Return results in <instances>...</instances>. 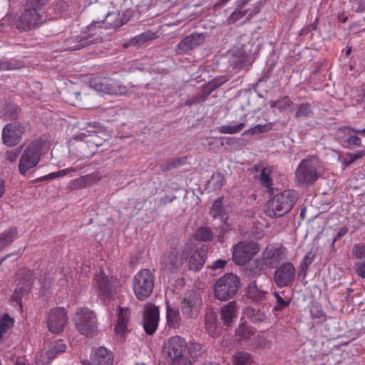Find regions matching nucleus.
Segmentation results:
<instances>
[{
	"mask_svg": "<svg viewBox=\"0 0 365 365\" xmlns=\"http://www.w3.org/2000/svg\"><path fill=\"white\" fill-rule=\"evenodd\" d=\"M187 162V157H179L160 165L161 170L166 172L173 168L183 165Z\"/></svg>",
	"mask_w": 365,
	"mask_h": 365,
	"instance_id": "nucleus-38",
	"label": "nucleus"
},
{
	"mask_svg": "<svg viewBox=\"0 0 365 365\" xmlns=\"http://www.w3.org/2000/svg\"><path fill=\"white\" fill-rule=\"evenodd\" d=\"M48 0H26L25 4V9H29L30 11H36L41 13V9L47 4Z\"/></svg>",
	"mask_w": 365,
	"mask_h": 365,
	"instance_id": "nucleus-44",
	"label": "nucleus"
},
{
	"mask_svg": "<svg viewBox=\"0 0 365 365\" xmlns=\"http://www.w3.org/2000/svg\"><path fill=\"white\" fill-rule=\"evenodd\" d=\"M47 327L53 333L61 332L68 323V312L64 307L51 309L47 316Z\"/></svg>",
	"mask_w": 365,
	"mask_h": 365,
	"instance_id": "nucleus-17",
	"label": "nucleus"
},
{
	"mask_svg": "<svg viewBox=\"0 0 365 365\" xmlns=\"http://www.w3.org/2000/svg\"><path fill=\"white\" fill-rule=\"evenodd\" d=\"M272 123H269L268 124L261 125L258 124L255 125L254 127L250 128V129L247 130L244 134L246 135H255L257 134L264 133L266 132H268L272 129Z\"/></svg>",
	"mask_w": 365,
	"mask_h": 365,
	"instance_id": "nucleus-46",
	"label": "nucleus"
},
{
	"mask_svg": "<svg viewBox=\"0 0 365 365\" xmlns=\"http://www.w3.org/2000/svg\"><path fill=\"white\" fill-rule=\"evenodd\" d=\"M44 21H46V17L43 14L24 9L18 19L14 14L6 15L1 19V27L5 28V25H8L11 29H17L21 32L29 31L38 27Z\"/></svg>",
	"mask_w": 365,
	"mask_h": 365,
	"instance_id": "nucleus-2",
	"label": "nucleus"
},
{
	"mask_svg": "<svg viewBox=\"0 0 365 365\" xmlns=\"http://www.w3.org/2000/svg\"><path fill=\"white\" fill-rule=\"evenodd\" d=\"M274 173V167L273 166H267L263 168L259 175L258 179L260 185L266 188V191L268 193L273 192V180L272 178V175Z\"/></svg>",
	"mask_w": 365,
	"mask_h": 365,
	"instance_id": "nucleus-28",
	"label": "nucleus"
},
{
	"mask_svg": "<svg viewBox=\"0 0 365 365\" xmlns=\"http://www.w3.org/2000/svg\"><path fill=\"white\" fill-rule=\"evenodd\" d=\"M132 16L133 11L131 9H127L122 13L119 11L110 12L106 15L103 22L94 23L96 24V29H94L93 32H96V35H98V33L102 28V24L106 29H118L128 22Z\"/></svg>",
	"mask_w": 365,
	"mask_h": 365,
	"instance_id": "nucleus-16",
	"label": "nucleus"
},
{
	"mask_svg": "<svg viewBox=\"0 0 365 365\" xmlns=\"http://www.w3.org/2000/svg\"><path fill=\"white\" fill-rule=\"evenodd\" d=\"M245 314L254 323L262 322L267 319L264 312L252 307H247Z\"/></svg>",
	"mask_w": 365,
	"mask_h": 365,
	"instance_id": "nucleus-36",
	"label": "nucleus"
},
{
	"mask_svg": "<svg viewBox=\"0 0 365 365\" xmlns=\"http://www.w3.org/2000/svg\"><path fill=\"white\" fill-rule=\"evenodd\" d=\"M83 176L85 179L87 187H90L92 185L98 182L103 178L102 173L99 170H96L91 174L85 175Z\"/></svg>",
	"mask_w": 365,
	"mask_h": 365,
	"instance_id": "nucleus-48",
	"label": "nucleus"
},
{
	"mask_svg": "<svg viewBox=\"0 0 365 365\" xmlns=\"http://www.w3.org/2000/svg\"><path fill=\"white\" fill-rule=\"evenodd\" d=\"M271 345V342L265 337L260 334H257L252 337V341L248 344L249 346L253 348H266Z\"/></svg>",
	"mask_w": 365,
	"mask_h": 365,
	"instance_id": "nucleus-45",
	"label": "nucleus"
},
{
	"mask_svg": "<svg viewBox=\"0 0 365 365\" xmlns=\"http://www.w3.org/2000/svg\"><path fill=\"white\" fill-rule=\"evenodd\" d=\"M226 264H227L226 260L219 259H217L215 262H213L212 265H210L209 267L213 270L221 269L224 268V267L226 265Z\"/></svg>",
	"mask_w": 365,
	"mask_h": 365,
	"instance_id": "nucleus-64",
	"label": "nucleus"
},
{
	"mask_svg": "<svg viewBox=\"0 0 365 365\" xmlns=\"http://www.w3.org/2000/svg\"><path fill=\"white\" fill-rule=\"evenodd\" d=\"M247 60V54L242 50L237 49L230 58V65L233 68H242Z\"/></svg>",
	"mask_w": 365,
	"mask_h": 365,
	"instance_id": "nucleus-31",
	"label": "nucleus"
},
{
	"mask_svg": "<svg viewBox=\"0 0 365 365\" xmlns=\"http://www.w3.org/2000/svg\"><path fill=\"white\" fill-rule=\"evenodd\" d=\"M351 9L356 12L365 11V0H349Z\"/></svg>",
	"mask_w": 365,
	"mask_h": 365,
	"instance_id": "nucleus-56",
	"label": "nucleus"
},
{
	"mask_svg": "<svg viewBox=\"0 0 365 365\" xmlns=\"http://www.w3.org/2000/svg\"><path fill=\"white\" fill-rule=\"evenodd\" d=\"M212 93V89H210L206 85L204 86L202 92L197 94L200 103L205 102Z\"/></svg>",
	"mask_w": 365,
	"mask_h": 365,
	"instance_id": "nucleus-58",
	"label": "nucleus"
},
{
	"mask_svg": "<svg viewBox=\"0 0 365 365\" xmlns=\"http://www.w3.org/2000/svg\"><path fill=\"white\" fill-rule=\"evenodd\" d=\"M186 341L180 336L169 338L165 342L163 351L172 365H192V361L185 355Z\"/></svg>",
	"mask_w": 365,
	"mask_h": 365,
	"instance_id": "nucleus-4",
	"label": "nucleus"
},
{
	"mask_svg": "<svg viewBox=\"0 0 365 365\" xmlns=\"http://www.w3.org/2000/svg\"><path fill=\"white\" fill-rule=\"evenodd\" d=\"M68 187L71 190H76L84 189L88 187L86 184L85 179H84L83 176L82 175L78 178L72 180L68 184Z\"/></svg>",
	"mask_w": 365,
	"mask_h": 365,
	"instance_id": "nucleus-51",
	"label": "nucleus"
},
{
	"mask_svg": "<svg viewBox=\"0 0 365 365\" xmlns=\"http://www.w3.org/2000/svg\"><path fill=\"white\" fill-rule=\"evenodd\" d=\"M156 38H157V36H156L155 33H154L151 31H146L133 37L131 39L130 43L133 45L141 46V45H143L144 43H145L150 41H152Z\"/></svg>",
	"mask_w": 365,
	"mask_h": 365,
	"instance_id": "nucleus-35",
	"label": "nucleus"
},
{
	"mask_svg": "<svg viewBox=\"0 0 365 365\" xmlns=\"http://www.w3.org/2000/svg\"><path fill=\"white\" fill-rule=\"evenodd\" d=\"M96 151V145L84 140H78L70 148V154L77 160L91 158Z\"/></svg>",
	"mask_w": 365,
	"mask_h": 365,
	"instance_id": "nucleus-22",
	"label": "nucleus"
},
{
	"mask_svg": "<svg viewBox=\"0 0 365 365\" xmlns=\"http://www.w3.org/2000/svg\"><path fill=\"white\" fill-rule=\"evenodd\" d=\"M66 345L63 339H58L51 342L49 348L46 351V355L48 359H53L57 354L66 351Z\"/></svg>",
	"mask_w": 365,
	"mask_h": 365,
	"instance_id": "nucleus-32",
	"label": "nucleus"
},
{
	"mask_svg": "<svg viewBox=\"0 0 365 365\" xmlns=\"http://www.w3.org/2000/svg\"><path fill=\"white\" fill-rule=\"evenodd\" d=\"M68 7V4L63 1V0H58L54 6V10L57 14H61L63 11H66Z\"/></svg>",
	"mask_w": 365,
	"mask_h": 365,
	"instance_id": "nucleus-60",
	"label": "nucleus"
},
{
	"mask_svg": "<svg viewBox=\"0 0 365 365\" xmlns=\"http://www.w3.org/2000/svg\"><path fill=\"white\" fill-rule=\"evenodd\" d=\"M259 251V245L256 242H240L233 247L232 259L236 264L244 265L249 262Z\"/></svg>",
	"mask_w": 365,
	"mask_h": 365,
	"instance_id": "nucleus-12",
	"label": "nucleus"
},
{
	"mask_svg": "<svg viewBox=\"0 0 365 365\" xmlns=\"http://www.w3.org/2000/svg\"><path fill=\"white\" fill-rule=\"evenodd\" d=\"M91 86L98 93L114 96H122L127 93V88L117 80L98 76L91 82Z\"/></svg>",
	"mask_w": 365,
	"mask_h": 365,
	"instance_id": "nucleus-11",
	"label": "nucleus"
},
{
	"mask_svg": "<svg viewBox=\"0 0 365 365\" xmlns=\"http://www.w3.org/2000/svg\"><path fill=\"white\" fill-rule=\"evenodd\" d=\"M205 36L202 34L192 33L182 38L177 45L178 54H185L204 43Z\"/></svg>",
	"mask_w": 365,
	"mask_h": 365,
	"instance_id": "nucleus-23",
	"label": "nucleus"
},
{
	"mask_svg": "<svg viewBox=\"0 0 365 365\" xmlns=\"http://www.w3.org/2000/svg\"><path fill=\"white\" fill-rule=\"evenodd\" d=\"M312 109L309 103H302L297 107V112L294 115V118L297 119L299 118H307L312 115Z\"/></svg>",
	"mask_w": 365,
	"mask_h": 365,
	"instance_id": "nucleus-40",
	"label": "nucleus"
},
{
	"mask_svg": "<svg viewBox=\"0 0 365 365\" xmlns=\"http://www.w3.org/2000/svg\"><path fill=\"white\" fill-rule=\"evenodd\" d=\"M75 325L83 335L89 336L97 331V319L95 313L86 307L80 308L76 314Z\"/></svg>",
	"mask_w": 365,
	"mask_h": 365,
	"instance_id": "nucleus-9",
	"label": "nucleus"
},
{
	"mask_svg": "<svg viewBox=\"0 0 365 365\" xmlns=\"http://www.w3.org/2000/svg\"><path fill=\"white\" fill-rule=\"evenodd\" d=\"M223 197H220L216 199L211 207L210 214L214 218L220 217L224 213V206L222 203Z\"/></svg>",
	"mask_w": 365,
	"mask_h": 365,
	"instance_id": "nucleus-42",
	"label": "nucleus"
},
{
	"mask_svg": "<svg viewBox=\"0 0 365 365\" xmlns=\"http://www.w3.org/2000/svg\"><path fill=\"white\" fill-rule=\"evenodd\" d=\"M286 248L280 243L269 244L262 251L261 256L254 260L253 271L259 275L267 269L277 267L286 257Z\"/></svg>",
	"mask_w": 365,
	"mask_h": 365,
	"instance_id": "nucleus-1",
	"label": "nucleus"
},
{
	"mask_svg": "<svg viewBox=\"0 0 365 365\" xmlns=\"http://www.w3.org/2000/svg\"><path fill=\"white\" fill-rule=\"evenodd\" d=\"M187 350L190 356L194 359L202 356L205 352V346L197 342H190Z\"/></svg>",
	"mask_w": 365,
	"mask_h": 365,
	"instance_id": "nucleus-41",
	"label": "nucleus"
},
{
	"mask_svg": "<svg viewBox=\"0 0 365 365\" xmlns=\"http://www.w3.org/2000/svg\"><path fill=\"white\" fill-rule=\"evenodd\" d=\"M297 200L295 191L284 190L268 200L265 205V213L272 218L282 217L292 210Z\"/></svg>",
	"mask_w": 365,
	"mask_h": 365,
	"instance_id": "nucleus-3",
	"label": "nucleus"
},
{
	"mask_svg": "<svg viewBox=\"0 0 365 365\" xmlns=\"http://www.w3.org/2000/svg\"><path fill=\"white\" fill-rule=\"evenodd\" d=\"M294 105L293 101L289 96H284L276 101L270 102V106L273 108H277L279 111H284L287 109L291 108Z\"/></svg>",
	"mask_w": 365,
	"mask_h": 365,
	"instance_id": "nucleus-37",
	"label": "nucleus"
},
{
	"mask_svg": "<svg viewBox=\"0 0 365 365\" xmlns=\"http://www.w3.org/2000/svg\"><path fill=\"white\" fill-rule=\"evenodd\" d=\"M32 272L29 269H21L17 273L19 283L17 284V287L15 289L13 292L10 301L11 302H16L17 305H19L21 310H22V297L24 294L29 292L32 287L33 284V277Z\"/></svg>",
	"mask_w": 365,
	"mask_h": 365,
	"instance_id": "nucleus-15",
	"label": "nucleus"
},
{
	"mask_svg": "<svg viewBox=\"0 0 365 365\" xmlns=\"http://www.w3.org/2000/svg\"><path fill=\"white\" fill-rule=\"evenodd\" d=\"M155 275L149 269H142L133 277L132 287L137 299L143 301L153 293Z\"/></svg>",
	"mask_w": 365,
	"mask_h": 365,
	"instance_id": "nucleus-5",
	"label": "nucleus"
},
{
	"mask_svg": "<svg viewBox=\"0 0 365 365\" xmlns=\"http://www.w3.org/2000/svg\"><path fill=\"white\" fill-rule=\"evenodd\" d=\"M247 14V10L241 11L240 9L234 11L231 15L227 18V21L228 24H235L238 20L241 19Z\"/></svg>",
	"mask_w": 365,
	"mask_h": 365,
	"instance_id": "nucleus-53",
	"label": "nucleus"
},
{
	"mask_svg": "<svg viewBox=\"0 0 365 365\" xmlns=\"http://www.w3.org/2000/svg\"><path fill=\"white\" fill-rule=\"evenodd\" d=\"M160 312L158 307L150 305L143 314V327L146 334H153L158 326Z\"/></svg>",
	"mask_w": 365,
	"mask_h": 365,
	"instance_id": "nucleus-24",
	"label": "nucleus"
},
{
	"mask_svg": "<svg viewBox=\"0 0 365 365\" xmlns=\"http://www.w3.org/2000/svg\"><path fill=\"white\" fill-rule=\"evenodd\" d=\"M130 317V310L128 308L119 307L117 311V322L115 326V332L121 339H124L125 334L128 331V324Z\"/></svg>",
	"mask_w": 365,
	"mask_h": 365,
	"instance_id": "nucleus-25",
	"label": "nucleus"
},
{
	"mask_svg": "<svg viewBox=\"0 0 365 365\" xmlns=\"http://www.w3.org/2000/svg\"><path fill=\"white\" fill-rule=\"evenodd\" d=\"M276 268L274 274L276 285L279 288L291 285L296 276V269L294 264L292 262H285Z\"/></svg>",
	"mask_w": 365,
	"mask_h": 365,
	"instance_id": "nucleus-18",
	"label": "nucleus"
},
{
	"mask_svg": "<svg viewBox=\"0 0 365 365\" xmlns=\"http://www.w3.org/2000/svg\"><path fill=\"white\" fill-rule=\"evenodd\" d=\"M1 70H11L19 68L21 67L20 63L16 60H11L10 61H1Z\"/></svg>",
	"mask_w": 365,
	"mask_h": 365,
	"instance_id": "nucleus-57",
	"label": "nucleus"
},
{
	"mask_svg": "<svg viewBox=\"0 0 365 365\" xmlns=\"http://www.w3.org/2000/svg\"><path fill=\"white\" fill-rule=\"evenodd\" d=\"M14 324V319L11 318L8 314L1 315V339H3V334L11 329Z\"/></svg>",
	"mask_w": 365,
	"mask_h": 365,
	"instance_id": "nucleus-49",
	"label": "nucleus"
},
{
	"mask_svg": "<svg viewBox=\"0 0 365 365\" xmlns=\"http://www.w3.org/2000/svg\"><path fill=\"white\" fill-rule=\"evenodd\" d=\"M274 296L277 300L276 305L274 307L275 311H282L289 306L290 300H284L278 292H275Z\"/></svg>",
	"mask_w": 365,
	"mask_h": 365,
	"instance_id": "nucleus-52",
	"label": "nucleus"
},
{
	"mask_svg": "<svg viewBox=\"0 0 365 365\" xmlns=\"http://www.w3.org/2000/svg\"><path fill=\"white\" fill-rule=\"evenodd\" d=\"M349 231V229L347 227H342L340 228V230L338 231L337 234L336 235V236L334 237L333 240H332V243H331V248H334V244L335 242L339 240V239H341V237H343L344 236H345L347 232Z\"/></svg>",
	"mask_w": 365,
	"mask_h": 365,
	"instance_id": "nucleus-61",
	"label": "nucleus"
},
{
	"mask_svg": "<svg viewBox=\"0 0 365 365\" xmlns=\"http://www.w3.org/2000/svg\"><path fill=\"white\" fill-rule=\"evenodd\" d=\"M94 29H96V24H91L81 35L67 38L64 41L63 51L78 50L95 42L97 38H93L96 35V32H93Z\"/></svg>",
	"mask_w": 365,
	"mask_h": 365,
	"instance_id": "nucleus-13",
	"label": "nucleus"
},
{
	"mask_svg": "<svg viewBox=\"0 0 365 365\" xmlns=\"http://www.w3.org/2000/svg\"><path fill=\"white\" fill-rule=\"evenodd\" d=\"M42 143L39 140L31 142L25 148L19 164V173L25 175L26 173L35 168L41 156Z\"/></svg>",
	"mask_w": 365,
	"mask_h": 365,
	"instance_id": "nucleus-8",
	"label": "nucleus"
},
{
	"mask_svg": "<svg viewBox=\"0 0 365 365\" xmlns=\"http://www.w3.org/2000/svg\"><path fill=\"white\" fill-rule=\"evenodd\" d=\"M251 354L245 351H238L234 356L235 365H252Z\"/></svg>",
	"mask_w": 365,
	"mask_h": 365,
	"instance_id": "nucleus-39",
	"label": "nucleus"
},
{
	"mask_svg": "<svg viewBox=\"0 0 365 365\" xmlns=\"http://www.w3.org/2000/svg\"><path fill=\"white\" fill-rule=\"evenodd\" d=\"M24 127L19 123L6 124L1 132L3 143L9 147L16 145L21 140Z\"/></svg>",
	"mask_w": 365,
	"mask_h": 365,
	"instance_id": "nucleus-20",
	"label": "nucleus"
},
{
	"mask_svg": "<svg viewBox=\"0 0 365 365\" xmlns=\"http://www.w3.org/2000/svg\"><path fill=\"white\" fill-rule=\"evenodd\" d=\"M352 255L356 259H361L365 257V245L361 243L356 244L352 248Z\"/></svg>",
	"mask_w": 365,
	"mask_h": 365,
	"instance_id": "nucleus-54",
	"label": "nucleus"
},
{
	"mask_svg": "<svg viewBox=\"0 0 365 365\" xmlns=\"http://www.w3.org/2000/svg\"><path fill=\"white\" fill-rule=\"evenodd\" d=\"M268 292L259 287L256 282H253L247 287V295L252 301L261 302L265 300Z\"/></svg>",
	"mask_w": 365,
	"mask_h": 365,
	"instance_id": "nucleus-29",
	"label": "nucleus"
},
{
	"mask_svg": "<svg viewBox=\"0 0 365 365\" xmlns=\"http://www.w3.org/2000/svg\"><path fill=\"white\" fill-rule=\"evenodd\" d=\"M188 253L187 249L182 251L174 250L170 252L164 256L161 262L162 268L172 272H177L182 266L185 261L187 259Z\"/></svg>",
	"mask_w": 365,
	"mask_h": 365,
	"instance_id": "nucleus-19",
	"label": "nucleus"
},
{
	"mask_svg": "<svg viewBox=\"0 0 365 365\" xmlns=\"http://www.w3.org/2000/svg\"><path fill=\"white\" fill-rule=\"evenodd\" d=\"M166 315L167 322L170 327L175 329L180 326L181 318L178 309H173L168 306Z\"/></svg>",
	"mask_w": 365,
	"mask_h": 365,
	"instance_id": "nucleus-33",
	"label": "nucleus"
},
{
	"mask_svg": "<svg viewBox=\"0 0 365 365\" xmlns=\"http://www.w3.org/2000/svg\"><path fill=\"white\" fill-rule=\"evenodd\" d=\"M313 258L314 255H312V252L307 253L301 262V267L302 268H307L308 266L312 262Z\"/></svg>",
	"mask_w": 365,
	"mask_h": 365,
	"instance_id": "nucleus-62",
	"label": "nucleus"
},
{
	"mask_svg": "<svg viewBox=\"0 0 365 365\" xmlns=\"http://www.w3.org/2000/svg\"><path fill=\"white\" fill-rule=\"evenodd\" d=\"M83 365H113V353L104 346L92 350L90 355V361L83 360Z\"/></svg>",
	"mask_w": 365,
	"mask_h": 365,
	"instance_id": "nucleus-21",
	"label": "nucleus"
},
{
	"mask_svg": "<svg viewBox=\"0 0 365 365\" xmlns=\"http://www.w3.org/2000/svg\"><path fill=\"white\" fill-rule=\"evenodd\" d=\"M296 180L303 185L314 184L319 178V174L312 158L303 159L295 173Z\"/></svg>",
	"mask_w": 365,
	"mask_h": 365,
	"instance_id": "nucleus-14",
	"label": "nucleus"
},
{
	"mask_svg": "<svg viewBox=\"0 0 365 365\" xmlns=\"http://www.w3.org/2000/svg\"><path fill=\"white\" fill-rule=\"evenodd\" d=\"M227 81V78L225 76L215 78L212 81H209L206 85L210 89H212L213 92L215 89L221 86Z\"/></svg>",
	"mask_w": 365,
	"mask_h": 365,
	"instance_id": "nucleus-55",
	"label": "nucleus"
},
{
	"mask_svg": "<svg viewBox=\"0 0 365 365\" xmlns=\"http://www.w3.org/2000/svg\"><path fill=\"white\" fill-rule=\"evenodd\" d=\"M245 127V123L241 122L235 125H222L218 128V131L222 134H235L240 133Z\"/></svg>",
	"mask_w": 365,
	"mask_h": 365,
	"instance_id": "nucleus-43",
	"label": "nucleus"
},
{
	"mask_svg": "<svg viewBox=\"0 0 365 365\" xmlns=\"http://www.w3.org/2000/svg\"><path fill=\"white\" fill-rule=\"evenodd\" d=\"M4 118L5 120H12L15 119L17 117V106L13 103H8L5 105V108L4 109Z\"/></svg>",
	"mask_w": 365,
	"mask_h": 365,
	"instance_id": "nucleus-47",
	"label": "nucleus"
},
{
	"mask_svg": "<svg viewBox=\"0 0 365 365\" xmlns=\"http://www.w3.org/2000/svg\"><path fill=\"white\" fill-rule=\"evenodd\" d=\"M255 332L256 330L254 327L246 322H243L239 325L235 331L236 339L238 341L244 342V344L248 346V344L252 341V337H254Z\"/></svg>",
	"mask_w": 365,
	"mask_h": 365,
	"instance_id": "nucleus-27",
	"label": "nucleus"
},
{
	"mask_svg": "<svg viewBox=\"0 0 365 365\" xmlns=\"http://www.w3.org/2000/svg\"><path fill=\"white\" fill-rule=\"evenodd\" d=\"M180 304L182 314L185 318L195 319L200 312L202 301L198 292L191 290L183 294Z\"/></svg>",
	"mask_w": 365,
	"mask_h": 365,
	"instance_id": "nucleus-10",
	"label": "nucleus"
},
{
	"mask_svg": "<svg viewBox=\"0 0 365 365\" xmlns=\"http://www.w3.org/2000/svg\"><path fill=\"white\" fill-rule=\"evenodd\" d=\"M18 237L17 227L13 226L1 232V248L11 242Z\"/></svg>",
	"mask_w": 365,
	"mask_h": 365,
	"instance_id": "nucleus-34",
	"label": "nucleus"
},
{
	"mask_svg": "<svg viewBox=\"0 0 365 365\" xmlns=\"http://www.w3.org/2000/svg\"><path fill=\"white\" fill-rule=\"evenodd\" d=\"M197 240L201 241H210L212 238V233L210 228L207 227H200L195 234Z\"/></svg>",
	"mask_w": 365,
	"mask_h": 365,
	"instance_id": "nucleus-50",
	"label": "nucleus"
},
{
	"mask_svg": "<svg viewBox=\"0 0 365 365\" xmlns=\"http://www.w3.org/2000/svg\"><path fill=\"white\" fill-rule=\"evenodd\" d=\"M117 283L116 278L107 276L103 271L93 277V287L103 304H106V301H109L116 294Z\"/></svg>",
	"mask_w": 365,
	"mask_h": 365,
	"instance_id": "nucleus-7",
	"label": "nucleus"
},
{
	"mask_svg": "<svg viewBox=\"0 0 365 365\" xmlns=\"http://www.w3.org/2000/svg\"><path fill=\"white\" fill-rule=\"evenodd\" d=\"M236 305L235 302H230L222 309L221 319L227 327L232 324L233 319L236 317Z\"/></svg>",
	"mask_w": 365,
	"mask_h": 365,
	"instance_id": "nucleus-30",
	"label": "nucleus"
},
{
	"mask_svg": "<svg viewBox=\"0 0 365 365\" xmlns=\"http://www.w3.org/2000/svg\"><path fill=\"white\" fill-rule=\"evenodd\" d=\"M240 286V278L232 273H227L215 283V297L220 301H227L237 293Z\"/></svg>",
	"mask_w": 365,
	"mask_h": 365,
	"instance_id": "nucleus-6",
	"label": "nucleus"
},
{
	"mask_svg": "<svg viewBox=\"0 0 365 365\" xmlns=\"http://www.w3.org/2000/svg\"><path fill=\"white\" fill-rule=\"evenodd\" d=\"M356 272L358 276L364 279L365 278V262L356 263Z\"/></svg>",
	"mask_w": 365,
	"mask_h": 365,
	"instance_id": "nucleus-63",
	"label": "nucleus"
},
{
	"mask_svg": "<svg viewBox=\"0 0 365 365\" xmlns=\"http://www.w3.org/2000/svg\"><path fill=\"white\" fill-rule=\"evenodd\" d=\"M207 246L202 245L187 258L188 267L190 270L198 271L202 268L207 258Z\"/></svg>",
	"mask_w": 365,
	"mask_h": 365,
	"instance_id": "nucleus-26",
	"label": "nucleus"
},
{
	"mask_svg": "<svg viewBox=\"0 0 365 365\" xmlns=\"http://www.w3.org/2000/svg\"><path fill=\"white\" fill-rule=\"evenodd\" d=\"M20 150L21 149L16 148V150L7 151L4 155L6 160L11 163L16 161L20 153Z\"/></svg>",
	"mask_w": 365,
	"mask_h": 365,
	"instance_id": "nucleus-59",
	"label": "nucleus"
}]
</instances>
